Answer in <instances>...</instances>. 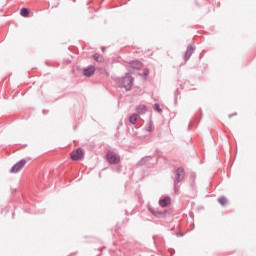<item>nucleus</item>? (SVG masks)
Instances as JSON below:
<instances>
[{
	"label": "nucleus",
	"mask_w": 256,
	"mask_h": 256,
	"mask_svg": "<svg viewBox=\"0 0 256 256\" xmlns=\"http://www.w3.org/2000/svg\"><path fill=\"white\" fill-rule=\"evenodd\" d=\"M154 111H157V113H163V109H161V105H159V103L154 104Z\"/></svg>",
	"instance_id": "obj_16"
},
{
	"label": "nucleus",
	"mask_w": 256,
	"mask_h": 256,
	"mask_svg": "<svg viewBox=\"0 0 256 256\" xmlns=\"http://www.w3.org/2000/svg\"><path fill=\"white\" fill-rule=\"evenodd\" d=\"M195 179H197V175L195 173H192L190 175V181H195Z\"/></svg>",
	"instance_id": "obj_19"
},
{
	"label": "nucleus",
	"mask_w": 256,
	"mask_h": 256,
	"mask_svg": "<svg viewBox=\"0 0 256 256\" xmlns=\"http://www.w3.org/2000/svg\"><path fill=\"white\" fill-rule=\"evenodd\" d=\"M174 180H173V187H174V194L179 195V191H181V183L185 181V168L178 167L174 171Z\"/></svg>",
	"instance_id": "obj_1"
},
{
	"label": "nucleus",
	"mask_w": 256,
	"mask_h": 256,
	"mask_svg": "<svg viewBox=\"0 0 256 256\" xmlns=\"http://www.w3.org/2000/svg\"><path fill=\"white\" fill-rule=\"evenodd\" d=\"M151 161H153V156H144L137 163V167H145V165H147V163H151Z\"/></svg>",
	"instance_id": "obj_7"
},
{
	"label": "nucleus",
	"mask_w": 256,
	"mask_h": 256,
	"mask_svg": "<svg viewBox=\"0 0 256 256\" xmlns=\"http://www.w3.org/2000/svg\"><path fill=\"white\" fill-rule=\"evenodd\" d=\"M130 67H132V69H141V67H143V63L139 60H135L130 62Z\"/></svg>",
	"instance_id": "obj_10"
},
{
	"label": "nucleus",
	"mask_w": 256,
	"mask_h": 256,
	"mask_svg": "<svg viewBox=\"0 0 256 256\" xmlns=\"http://www.w3.org/2000/svg\"><path fill=\"white\" fill-rule=\"evenodd\" d=\"M195 44H189L187 49H186V52H185V55H184V61L187 62L189 61V59H191V55H193V53H195Z\"/></svg>",
	"instance_id": "obj_6"
},
{
	"label": "nucleus",
	"mask_w": 256,
	"mask_h": 256,
	"mask_svg": "<svg viewBox=\"0 0 256 256\" xmlns=\"http://www.w3.org/2000/svg\"><path fill=\"white\" fill-rule=\"evenodd\" d=\"M136 111L138 113V115H145V113H147V106L145 105H139L137 108H136Z\"/></svg>",
	"instance_id": "obj_11"
},
{
	"label": "nucleus",
	"mask_w": 256,
	"mask_h": 256,
	"mask_svg": "<svg viewBox=\"0 0 256 256\" xmlns=\"http://www.w3.org/2000/svg\"><path fill=\"white\" fill-rule=\"evenodd\" d=\"M160 207H168V205H171V197L166 196L159 200Z\"/></svg>",
	"instance_id": "obj_9"
},
{
	"label": "nucleus",
	"mask_w": 256,
	"mask_h": 256,
	"mask_svg": "<svg viewBox=\"0 0 256 256\" xmlns=\"http://www.w3.org/2000/svg\"><path fill=\"white\" fill-rule=\"evenodd\" d=\"M106 159L109 165H119V163H121V156L111 151L106 154Z\"/></svg>",
	"instance_id": "obj_3"
},
{
	"label": "nucleus",
	"mask_w": 256,
	"mask_h": 256,
	"mask_svg": "<svg viewBox=\"0 0 256 256\" xmlns=\"http://www.w3.org/2000/svg\"><path fill=\"white\" fill-rule=\"evenodd\" d=\"M218 203H220V205L225 207V205H227V198L225 196L218 198Z\"/></svg>",
	"instance_id": "obj_15"
},
{
	"label": "nucleus",
	"mask_w": 256,
	"mask_h": 256,
	"mask_svg": "<svg viewBox=\"0 0 256 256\" xmlns=\"http://www.w3.org/2000/svg\"><path fill=\"white\" fill-rule=\"evenodd\" d=\"M148 210L150 213H152V215H154V217H161V215H163V212H159L151 207H149Z\"/></svg>",
	"instance_id": "obj_13"
},
{
	"label": "nucleus",
	"mask_w": 256,
	"mask_h": 256,
	"mask_svg": "<svg viewBox=\"0 0 256 256\" xmlns=\"http://www.w3.org/2000/svg\"><path fill=\"white\" fill-rule=\"evenodd\" d=\"M20 15H21L22 17H29V9H27V8H22V9L20 10Z\"/></svg>",
	"instance_id": "obj_14"
},
{
	"label": "nucleus",
	"mask_w": 256,
	"mask_h": 256,
	"mask_svg": "<svg viewBox=\"0 0 256 256\" xmlns=\"http://www.w3.org/2000/svg\"><path fill=\"white\" fill-rule=\"evenodd\" d=\"M99 57H101V55H99V54H94L93 55V59H94V61H97V63H101V60H99Z\"/></svg>",
	"instance_id": "obj_18"
},
{
	"label": "nucleus",
	"mask_w": 256,
	"mask_h": 256,
	"mask_svg": "<svg viewBox=\"0 0 256 256\" xmlns=\"http://www.w3.org/2000/svg\"><path fill=\"white\" fill-rule=\"evenodd\" d=\"M138 120H139V114H132V115L129 117V122H130L132 125H135V123H137Z\"/></svg>",
	"instance_id": "obj_12"
},
{
	"label": "nucleus",
	"mask_w": 256,
	"mask_h": 256,
	"mask_svg": "<svg viewBox=\"0 0 256 256\" xmlns=\"http://www.w3.org/2000/svg\"><path fill=\"white\" fill-rule=\"evenodd\" d=\"M135 79L131 76L130 73H126L124 77H122L118 82V87L120 89H125V91H131L133 89V82Z\"/></svg>",
	"instance_id": "obj_2"
},
{
	"label": "nucleus",
	"mask_w": 256,
	"mask_h": 256,
	"mask_svg": "<svg viewBox=\"0 0 256 256\" xmlns=\"http://www.w3.org/2000/svg\"><path fill=\"white\" fill-rule=\"evenodd\" d=\"M190 185H191V187H195V181L191 180Z\"/></svg>",
	"instance_id": "obj_21"
},
{
	"label": "nucleus",
	"mask_w": 256,
	"mask_h": 256,
	"mask_svg": "<svg viewBox=\"0 0 256 256\" xmlns=\"http://www.w3.org/2000/svg\"><path fill=\"white\" fill-rule=\"evenodd\" d=\"M27 163V160L22 159L19 162H17L11 169L10 173H19L24 167L25 164Z\"/></svg>",
	"instance_id": "obj_5"
},
{
	"label": "nucleus",
	"mask_w": 256,
	"mask_h": 256,
	"mask_svg": "<svg viewBox=\"0 0 256 256\" xmlns=\"http://www.w3.org/2000/svg\"><path fill=\"white\" fill-rule=\"evenodd\" d=\"M149 75V69H145L143 72V76L147 77Z\"/></svg>",
	"instance_id": "obj_20"
},
{
	"label": "nucleus",
	"mask_w": 256,
	"mask_h": 256,
	"mask_svg": "<svg viewBox=\"0 0 256 256\" xmlns=\"http://www.w3.org/2000/svg\"><path fill=\"white\" fill-rule=\"evenodd\" d=\"M145 131H147L148 133H151V131H153V124L148 123L147 126L145 127Z\"/></svg>",
	"instance_id": "obj_17"
},
{
	"label": "nucleus",
	"mask_w": 256,
	"mask_h": 256,
	"mask_svg": "<svg viewBox=\"0 0 256 256\" xmlns=\"http://www.w3.org/2000/svg\"><path fill=\"white\" fill-rule=\"evenodd\" d=\"M95 74V66L90 65L87 68L83 69V75H85V77H91V75Z\"/></svg>",
	"instance_id": "obj_8"
},
{
	"label": "nucleus",
	"mask_w": 256,
	"mask_h": 256,
	"mask_svg": "<svg viewBox=\"0 0 256 256\" xmlns=\"http://www.w3.org/2000/svg\"><path fill=\"white\" fill-rule=\"evenodd\" d=\"M84 156L85 152L81 148L76 149V151H73L70 154L72 161H79V159H83Z\"/></svg>",
	"instance_id": "obj_4"
},
{
	"label": "nucleus",
	"mask_w": 256,
	"mask_h": 256,
	"mask_svg": "<svg viewBox=\"0 0 256 256\" xmlns=\"http://www.w3.org/2000/svg\"><path fill=\"white\" fill-rule=\"evenodd\" d=\"M233 115H237V113L230 114L229 117L231 118V117H233Z\"/></svg>",
	"instance_id": "obj_22"
}]
</instances>
